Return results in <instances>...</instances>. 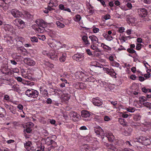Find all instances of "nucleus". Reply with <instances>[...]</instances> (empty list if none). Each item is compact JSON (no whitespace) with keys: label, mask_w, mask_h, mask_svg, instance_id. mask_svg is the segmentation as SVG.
<instances>
[{"label":"nucleus","mask_w":151,"mask_h":151,"mask_svg":"<svg viewBox=\"0 0 151 151\" xmlns=\"http://www.w3.org/2000/svg\"><path fill=\"white\" fill-rule=\"evenodd\" d=\"M105 137H102V142H104V145L107 147L109 149L111 144H109L106 142L105 141V140L108 139L109 142H111L113 141L115 137L110 132H105Z\"/></svg>","instance_id":"nucleus-1"},{"label":"nucleus","mask_w":151,"mask_h":151,"mask_svg":"<svg viewBox=\"0 0 151 151\" xmlns=\"http://www.w3.org/2000/svg\"><path fill=\"white\" fill-rule=\"evenodd\" d=\"M25 94L29 97L36 98L38 96V92L36 90L32 89H28L25 92Z\"/></svg>","instance_id":"nucleus-2"},{"label":"nucleus","mask_w":151,"mask_h":151,"mask_svg":"<svg viewBox=\"0 0 151 151\" xmlns=\"http://www.w3.org/2000/svg\"><path fill=\"white\" fill-rule=\"evenodd\" d=\"M49 45L52 48L58 49L61 44L60 42H57L55 40H52L49 42Z\"/></svg>","instance_id":"nucleus-3"},{"label":"nucleus","mask_w":151,"mask_h":151,"mask_svg":"<svg viewBox=\"0 0 151 151\" xmlns=\"http://www.w3.org/2000/svg\"><path fill=\"white\" fill-rule=\"evenodd\" d=\"M73 58L74 60L78 62H79L83 60L84 58V57L83 54H76L73 56Z\"/></svg>","instance_id":"nucleus-4"},{"label":"nucleus","mask_w":151,"mask_h":151,"mask_svg":"<svg viewBox=\"0 0 151 151\" xmlns=\"http://www.w3.org/2000/svg\"><path fill=\"white\" fill-rule=\"evenodd\" d=\"M24 62L27 65L30 66H34L35 64V61L30 58H25Z\"/></svg>","instance_id":"nucleus-5"},{"label":"nucleus","mask_w":151,"mask_h":151,"mask_svg":"<svg viewBox=\"0 0 151 151\" xmlns=\"http://www.w3.org/2000/svg\"><path fill=\"white\" fill-rule=\"evenodd\" d=\"M11 13L13 16L15 18L20 17L22 15V12L15 9L12 10Z\"/></svg>","instance_id":"nucleus-6"},{"label":"nucleus","mask_w":151,"mask_h":151,"mask_svg":"<svg viewBox=\"0 0 151 151\" xmlns=\"http://www.w3.org/2000/svg\"><path fill=\"white\" fill-rule=\"evenodd\" d=\"M35 27V30L37 33H42L44 32V27L43 26V24H37Z\"/></svg>","instance_id":"nucleus-7"},{"label":"nucleus","mask_w":151,"mask_h":151,"mask_svg":"<svg viewBox=\"0 0 151 151\" xmlns=\"http://www.w3.org/2000/svg\"><path fill=\"white\" fill-rule=\"evenodd\" d=\"M94 131L97 134L100 135L102 138L104 137V135L105 136V133H104L103 130L100 127L95 129Z\"/></svg>","instance_id":"nucleus-8"},{"label":"nucleus","mask_w":151,"mask_h":151,"mask_svg":"<svg viewBox=\"0 0 151 151\" xmlns=\"http://www.w3.org/2000/svg\"><path fill=\"white\" fill-rule=\"evenodd\" d=\"M70 117L74 121H78L80 117L79 115L77 114L76 112L74 111L72 112L70 114Z\"/></svg>","instance_id":"nucleus-9"},{"label":"nucleus","mask_w":151,"mask_h":151,"mask_svg":"<svg viewBox=\"0 0 151 151\" xmlns=\"http://www.w3.org/2000/svg\"><path fill=\"white\" fill-rule=\"evenodd\" d=\"M99 98H96L93 99L92 102L95 106H99L102 104V102L99 99Z\"/></svg>","instance_id":"nucleus-10"},{"label":"nucleus","mask_w":151,"mask_h":151,"mask_svg":"<svg viewBox=\"0 0 151 151\" xmlns=\"http://www.w3.org/2000/svg\"><path fill=\"white\" fill-rule=\"evenodd\" d=\"M139 12V15L140 17H143L147 16L148 12L145 9H140Z\"/></svg>","instance_id":"nucleus-11"},{"label":"nucleus","mask_w":151,"mask_h":151,"mask_svg":"<svg viewBox=\"0 0 151 151\" xmlns=\"http://www.w3.org/2000/svg\"><path fill=\"white\" fill-rule=\"evenodd\" d=\"M15 21L19 23L17 25L19 28L22 29L25 27L24 22L20 19H16Z\"/></svg>","instance_id":"nucleus-12"},{"label":"nucleus","mask_w":151,"mask_h":151,"mask_svg":"<svg viewBox=\"0 0 151 151\" xmlns=\"http://www.w3.org/2000/svg\"><path fill=\"white\" fill-rule=\"evenodd\" d=\"M83 44L87 46H89L90 43L88 40V37L86 35H83L82 37Z\"/></svg>","instance_id":"nucleus-13"},{"label":"nucleus","mask_w":151,"mask_h":151,"mask_svg":"<svg viewBox=\"0 0 151 151\" xmlns=\"http://www.w3.org/2000/svg\"><path fill=\"white\" fill-rule=\"evenodd\" d=\"M3 27L5 31L10 32H12L13 29L12 26L8 24L4 25Z\"/></svg>","instance_id":"nucleus-14"},{"label":"nucleus","mask_w":151,"mask_h":151,"mask_svg":"<svg viewBox=\"0 0 151 151\" xmlns=\"http://www.w3.org/2000/svg\"><path fill=\"white\" fill-rule=\"evenodd\" d=\"M89 38L91 41V44H94L96 43V42L98 43H99V42L98 39L96 36L93 35H91L89 36Z\"/></svg>","instance_id":"nucleus-15"},{"label":"nucleus","mask_w":151,"mask_h":151,"mask_svg":"<svg viewBox=\"0 0 151 151\" xmlns=\"http://www.w3.org/2000/svg\"><path fill=\"white\" fill-rule=\"evenodd\" d=\"M81 114L82 116L84 118H88L90 115V114L88 111L84 110L82 111Z\"/></svg>","instance_id":"nucleus-16"},{"label":"nucleus","mask_w":151,"mask_h":151,"mask_svg":"<svg viewBox=\"0 0 151 151\" xmlns=\"http://www.w3.org/2000/svg\"><path fill=\"white\" fill-rule=\"evenodd\" d=\"M2 73L5 74H8L9 72V69L6 66L1 69Z\"/></svg>","instance_id":"nucleus-17"},{"label":"nucleus","mask_w":151,"mask_h":151,"mask_svg":"<svg viewBox=\"0 0 151 151\" xmlns=\"http://www.w3.org/2000/svg\"><path fill=\"white\" fill-rule=\"evenodd\" d=\"M50 58L53 60H56L57 59L58 56L56 54L54 53V52L53 51V52H51L48 55Z\"/></svg>","instance_id":"nucleus-18"},{"label":"nucleus","mask_w":151,"mask_h":151,"mask_svg":"<svg viewBox=\"0 0 151 151\" xmlns=\"http://www.w3.org/2000/svg\"><path fill=\"white\" fill-rule=\"evenodd\" d=\"M6 114L5 109L3 108L0 106V117H4Z\"/></svg>","instance_id":"nucleus-19"},{"label":"nucleus","mask_w":151,"mask_h":151,"mask_svg":"<svg viewBox=\"0 0 151 151\" xmlns=\"http://www.w3.org/2000/svg\"><path fill=\"white\" fill-rule=\"evenodd\" d=\"M99 68H101V67L93 66L91 68V70L95 73H98L99 72Z\"/></svg>","instance_id":"nucleus-20"},{"label":"nucleus","mask_w":151,"mask_h":151,"mask_svg":"<svg viewBox=\"0 0 151 151\" xmlns=\"http://www.w3.org/2000/svg\"><path fill=\"white\" fill-rule=\"evenodd\" d=\"M46 143L48 145H51L52 142H53V140L49 137H47L45 140Z\"/></svg>","instance_id":"nucleus-21"},{"label":"nucleus","mask_w":151,"mask_h":151,"mask_svg":"<svg viewBox=\"0 0 151 151\" xmlns=\"http://www.w3.org/2000/svg\"><path fill=\"white\" fill-rule=\"evenodd\" d=\"M8 110H9V111L11 112L13 114H15L16 112V108L12 106L11 107H10V109Z\"/></svg>","instance_id":"nucleus-22"},{"label":"nucleus","mask_w":151,"mask_h":151,"mask_svg":"<svg viewBox=\"0 0 151 151\" xmlns=\"http://www.w3.org/2000/svg\"><path fill=\"white\" fill-rule=\"evenodd\" d=\"M40 91L41 93L45 96H47L48 94L47 91L46 89H42V88H40Z\"/></svg>","instance_id":"nucleus-23"},{"label":"nucleus","mask_w":151,"mask_h":151,"mask_svg":"<svg viewBox=\"0 0 151 151\" xmlns=\"http://www.w3.org/2000/svg\"><path fill=\"white\" fill-rule=\"evenodd\" d=\"M128 129L126 128L124 132V134L126 136H127L130 135L131 134V132H132V129H131V128H130L129 131V132H128L127 131Z\"/></svg>","instance_id":"nucleus-24"},{"label":"nucleus","mask_w":151,"mask_h":151,"mask_svg":"<svg viewBox=\"0 0 151 151\" xmlns=\"http://www.w3.org/2000/svg\"><path fill=\"white\" fill-rule=\"evenodd\" d=\"M56 24L57 26L60 28H63L65 27V25L59 21H57Z\"/></svg>","instance_id":"nucleus-25"},{"label":"nucleus","mask_w":151,"mask_h":151,"mask_svg":"<svg viewBox=\"0 0 151 151\" xmlns=\"http://www.w3.org/2000/svg\"><path fill=\"white\" fill-rule=\"evenodd\" d=\"M124 119H119V121L120 122V123L121 125H123V126H127V123L124 122Z\"/></svg>","instance_id":"nucleus-26"},{"label":"nucleus","mask_w":151,"mask_h":151,"mask_svg":"<svg viewBox=\"0 0 151 151\" xmlns=\"http://www.w3.org/2000/svg\"><path fill=\"white\" fill-rule=\"evenodd\" d=\"M139 101L141 103L145 101H147V98L144 96L139 97Z\"/></svg>","instance_id":"nucleus-27"},{"label":"nucleus","mask_w":151,"mask_h":151,"mask_svg":"<svg viewBox=\"0 0 151 151\" xmlns=\"http://www.w3.org/2000/svg\"><path fill=\"white\" fill-rule=\"evenodd\" d=\"M63 147L62 146H60L59 147H55L54 150V151H62L63 149Z\"/></svg>","instance_id":"nucleus-28"},{"label":"nucleus","mask_w":151,"mask_h":151,"mask_svg":"<svg viewBox=\"0 0 151 151\" xmlns=\"http://www.w3.org/2000/svg\"><path fill=\"white\" fill-rule=\"evenodd\" d=\"M51 146L52 149H53V150H54L55 147H58L56 142H55L54 141L53 142H52V143Z\"/></svg>","instance_id":"nucleus-29"},{"label":"nucleus","mask_w":151,"mask_h":151,"mask_svg":"<svg viewBox=\"0 0 151 151\" xmlns=\"http://www.w3.org/2000/svg\"><path fill=\"white\" fill-rule=\"evenodd\" d=\"M81 19V16L79 14H77L75 16V20L76 22H78Z\"/></svg>","instance_id":"nucleus-30"},{"label":"nucleus","mask_w":151,"mask_h":151,"mask_svg":"<svg viewBox=\"0 0 151 151\" xmlns=\"http://www.w3.org/2000/svg\"><path fill=\"white\" fill-rule=\"evenodd\" d=\"M127 51L130 53H136V51L133 49L132 48H128L127 49Z\"/></svg>","instance_id":"nucleus-31"},{"label":"nucleus","mask_w":151,"mask_h":151,"mask_svg":"<svg viewBox=\"0 0 151 151\" xmlns=\"http://www.w3.org/2000/svg\"><path fill=\"white\" fill-rule=\"evenodd\" d=\"M22 76L23 77L26 79H28L29 80H31L32 79V78L27 74V73L24 74V75H22Z\"/></svg>","instance_id":"nucleus-32"},{"label":"nucleus","mask_w":151,"mask_h":151,"mask_svg":"<svg viewBox=\"0 0 151 151\" xmlns=\"http://www.w3.org/2000/svg\"><path fill=\"white\" fill-rule=\"evenodd\" d=\"M101 47H102L104 49L108 50L109 49L110 47L106 45L103 43H101Z\"/></svg>","instance_id":"nucleus-33"},{"label":"nucleus","mask_w":151,"mask_h":151,"mask_svg":"<svg viewBox=\"0 0 151 151\" xmlns=\"http://www.w3.org/2000/svg\"><path fill=\"white\" fill-rule=\"evenodd\" d=\"M38 38L39 39L43 41H44L46 39L45 36L43 35H39Z\"/></svg>","instance_id":"nucleus-34"},{"label":"nucleus","mask_w":151,"mask_h":151,"mask_svg":"<svg viewBox=\"0 0 151 151\" xmlns=\"http://www.w3.org/2000/svg\"><path fill=\"white\" fill-rule=\"evenodd\" d=\"M31 41L32 42H38V39L37 37H33L31 38Z\"/></svg>","instance_id":"nucleus-35"},{"label":"nucleus","mask_w":151,"mask_h":151,"mask_svg":"<svg viewBox=\"0 0 151 151\" xmlns=\"http://www.w3.org/2000/svg\"><path fill=\"white\" fill-rule=\"evenodd\" d=\"M7 4L6 2L4 0H0V6L3 7L4 4Z\"/></svg>","instance_id":"nucleus-36"},{"label":"nucleus","mask_w":151,"mask_h":151,"mask_svg":"<svg viewBox=\"0 0 151 151\" xmlns=\"http://www.w3.org/2000/svg\"><path fill=\"white\" fill-rule=\"evenodd\" d=\"M34 126V124L31 122H30L28 123L27 125V127H30L31 129H32V128Z\"/></svg>","instance_id":"nucleus-37"},{"label":"nucleus","mask_w":151,"mask_h":151,"mask_svg":"<svg viewBox=\"0 0 151 151\" xmlns=\"http://www.w3.org/2000/svg\"><path fill=\"white\" fill-rule=\"evenodd\" d=\"M128 37H130L122 36L121 37L120 40L121 41H122L123 42H125L127 40Z\"/></svg>","instance_id":"nucleus-38"},{"label":"nucleus","mask_w":151,"mask_h":151,"mask_svg":"<svg viewBox=\"0 0 151 151\" xmlns=\"http://www.w3.org/2000/svg\"><path fill=\"white\" fill-rule=\"evenodd\" d=\"M81 85V83L77 82L75 84V87L77 89H79V86Z\"/></svg>","instance_id":"nucleus-39"},{"label":"nucleus","mask_w":151,"mask_h":151,"mask_svg":"<svg viewBox=\"0 0 151 151\" xmlns=\"http://www.w3.org/2000/svg\"><path fill=\"white\" fill-rule=\"evenodd\" d=\"M134 118L136 119V121H138L140 119L141 116L139 114H137L135 115Z\"/></svg>","instance_id":"nucleus-40"},{"label":"nucleus","mask_w":151,"mask_h":151,"mask_svg":"<svg viewBox=\"0 0 151 151\" xmlns=\"http://www.w3.org/2000/svg\"><path fill=\"white\" fill-rule=\"evenodd\" d=\"M93 31L94 33H96L99 32V29L97 28L93 27Z\"/></svg>","instance_id":"nucleus-41"},{"label":"nucleus","mask_w":151,"mask_h":151,"mask_svg":"<svg viewBox=\"0 0 151 151\" xmlns=\"http://www.w3.org/2000/svg\"><path fill=\"white\" fill-rule=\"evenodd\" d=\"M27 133H30L32 131V129L30 127H27L25 129Z\"/></svg>","instance_id":"nucleus-42"},{"label":"nucleus","mask_w":151,"mask_h":151,"mask_svg":"<svg viewBox=\"0 0 151 151\" xmlns=\"http://www.w3.org/2000/svg\"><path fill=\"white\" fill-rule=\"evenodd\" d=\"M139 139L141 140L142 141H145V140L149 141V139H146L145 137L143 136L140 137L139 138Z\"/></svg>","instance_id":"nucleus-43"},{"label":"nucleus","mask_w":151,"mask_h":151,"mask_svg":"<svg viewBox=\"0 0 151 151\" xmlns=\"http://www.w3.org/2000/svg\"><path fill=\"white\" fill-rule=\"evenodd\" d=\"M83 149L85 150V151H88L89 148V146L87 145H84L82 147Z\"/></svg>","instance_id":"nucleus-44"},{"label":"nucleus","mask_w":151,"mask_h":151,"mask_svg":"<svg viewBox=\"0 0 151 151\" xmlns=\"http://www.w3.org/2000/svg\"><path fill=\"white\" fill-rule=\"evenodd\" d=\"M142 45L140 44H138L136 46V49L137 50H139L141 48Z\"/></svg>","instance_id":"nucleus-45"},{"label":"nucleus","mask_w":151,"mask_h":151,"mask_svg":"<svg viewBox=\"0 0 151 151\" xmlns=\"http://www.w3.org/2000/svg\"><path fill=\"white\" fill-rule=\"evenodd\" d=\"M124 28L123 27H121L119 28V32L120 33H123L124 31Z\"/></svg>","instance_id":"nucleus-46"},{"label":"nucleus","mask_w":151,"mask_h":151,"mask_svg":"<svg viewBox=\"0 0 151 151\" xmlns=\"http://www.w3.org/2000/svg\"><path fill=\"white\" fill-rule=\"evenodd\" d=\"M86 52L87 54L89 55H93L91 51L89 49L86 50Z\"/></svg>","instance_id":"nucleus-47"},{"label":"nucleus","mask_w":151,"mask_h":151,"mask_svg":"<svg viewBox=\"0 0 151 151\" xmlns=\"http://www.w3.org/2000/svg\"><path fill=\"white\" fill-rule=\"evenodd\" d=\"M27 70L25 69H22L21 70V73H22V75H24V74L27 73Z\"/></svg>","instance_id":"nucleus-48"},{"label":"nucleus","mask_w":151,"mask_h":151,"mask_svg":"<svg viewBox=\"0 0 151 151\" xmlns=\"http://www.w3.org/2000/svg\"><path fill=\"white\" fill-rule=\"evenodd\" d=\"M110 15L109 14H107L106 15L104 16V18L105 20H107L110 19Z\"/></svg>","instance_id":"nucleus-49"},{"label":"nucleus","mask_w":151,"mask_h":151,"mask_svg":"<svg viewBox=\"0 0 151 151\" xmlns=\"http://www.w3.org/2000/svg\"><path fill=\"white\" fill-rule=\"evenodd\" d=\"M127 111L129 112H133L134 111V108H127Z\"/></svg>","instance_id":"nucleus-50"},{"label":"nucleus","mask_w":151,"mask_h":151,"mask_svg":"<svg viewBox=\"0 0 151 151\" xmlns=\"http://www.w3.org/2000/svg\"><path fill=\"white\" fill-rule=\"evenodd\" d=\"M143 2L147 4H149L151 3V0H143Z\"/></svg>","instance_id":"nucleus-51"},{"label":"nucleus","mask_w":151,"mask_h":151,"mask_svg":"<svg viewBox=\"0 0 151 151\" xmlns=\"http://www.w3.org/2000/svg\"><path fill=\"white\" fill-rule=\"evenodd\" d=\"M113 39V37L109 35L108 36L106 39L108 41H111Z\"/></svg>","instance_id":"nucleus-52"},{"label":"nucleus","mask_w":151,"mask_h":151,"mask_svg":"<svg viewBox=\"0 0 151 151\" xmlns=\"http://www.w3.org/2000/svg\"><path fill=\"white\" fill-rule=\"evenodd\" d=\"M17 107L19 110H22L23 111V106L22 105L20 104L18 105Z\"/></svg>","instance_id":"nucleus-53"},{"label":"nucleus","mask_w":151,"mask_h":151,"mask_svg":"<svg viewBox=\"0 0 151 151\" xmlns=\"http://www.w3.org/2000/svg\"><path fill=\"white\" fill-rule=\"evenodd\" d=\"M4 105L5 107L6 108V109H7L8 110L10 109V107H11L12 106L6 104H4Z\"/></svg>","instance_id":"nucleus-54"},{"label":"nucleus","mask_w":151,"mask_h":151,"mask_svg":"<svg viewBox=\"0 0 151 151\" xmlns=\"http://www.w3.org/2000/svg\"><path fill=\"white\" fill-rule=\"evenodd\" d=\"M109 149H111L113 151H115L116 149L115 147H114L113 145L111 144V145L110 147H109Z\"/></svg>","instance_id":"nucleus-55"},{"label":"nucleus","mask_w":151,"mask_h":151,"mask_svg":"<svg viewBox=\"0 0 151 151\" xmlns=\"http://www.w3.org/2000/svg\"><path fill=\"white\" fill-rule=\"evenodd\" d=\"M104 120L105 121H108L110 120V118L108 116H105L104 117Z\"/></svg>","instance_id":"nucleus-56"},{"label":"nucleus","mask_w":151,"mask_h":151,"mask_svg":"<svg viewBox=\"0 0 151 151\" xmlns=\"http://www.w3.org/2000/svg\"><path fill=\"white\" fill-rule=\"evenodd\" d=\"M52 102V100L50 98H48L46 101V103L47 104H50Z\"/></svg>","instance_id":"nucleus-57"},{"label":"nucleus","mask_w":151,"mask_h":151,"mask_svg":"<svg viewBox=\"0 0 151 151\" xmlns=\"http://www.w3.org/2000/svg\"><path fill=\"white\" fill-rule=\"evenodd\" d=\"M66 60V58H63L61 57L59 58V60L61 62H64Z\"/></svg>","instance_id":"nucleus-58"},{"label":"nucleus","mask_w":151,"mask_h":151,"mask_svg":"<svg viewBox=\"0 0 151 151\" xmlns=\"http://www.w3.org/2000/svg\"><path fill=\"white\" fill-rule=\"evenodd\" d=\"M10 61L11 63L13 65H16L17 64V62L14 60H10Z\"/></svg>","instance_id":"nucleus-59"},{"label":"nucleus","mask_w":151,"mask_h":151,"mask_svg":"<svg viewBox=\"0 0 151 151\" xmlns=\"http://www.w3.org/2000/svg\"><path fill=\"white\" fill-rule=\"evenodd\" d=\"M59 8L61 10H64L65 9V7L64 5L61 4L59 5Z\"/></svg>","instance_id":"nucleus-60"},{"label":"nucleus","mask_w":151,"mask_h":151,"mask_svg":"<svg viewBox=\"0 0 151 151\" xmlns=\"http://www.w3.org/2000/svg\"><path fill=\"white\" fill-rule=\"evenodd\" d=\"M4 99L6 100H8L9 99V96L7 95H6L4 96Z\"/></svg>","instance_id":"nucleus-61"},{"label":"nucleus","mask_w":151,"mask_h":151,"mask_svg":"<svg viewBox=\"0 0 151 151\" xmlns=\"http://www.w3.org/2000/svg\"><path fill=\"white\" fill-rule=\"evenodd\" d=\"M79 129L81 130H86L87 129V128L86 126H83L80 127Z\"/></svg>","instance_id":"nucleus-62"},{"label":"nucleus","mask_w":151,"mask_h":151,"mask_svg":"<svg viewBox=\"0 0 151 151\" xmlns=\"http://www.w3.org/2000/svg\"><path fill=\"white\" fill-rule=\"evenodd\" d=\"M40 122L43 124L46 123V121L45 120L44 118H42L40 119Z\"/></svg>","instance_id":"nucleus-63"},{"label":"nucleus","mask_w":151,"mask_h":151,"mask_svg":"<svg viewBox=\"0 0 151 151\" xmlns=\"http://www.w3.org/2000/svg\"><path fill=\"white\" fill-rule=\"evenodd\" d=\"M142 91L144 93H147L148 91V90L145 87H143L142 88Z\"/></svg>","instance_id":"nucleus-64"}]
</instances>
